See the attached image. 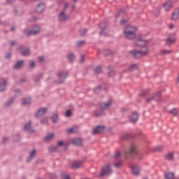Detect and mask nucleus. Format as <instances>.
<instances>
[{
    "label": "nucleus",
    "instance_id": "f257e3e1",
    "mask_svg": "<svg viewBox=\"0 0 179 179\" xmlns=\"http://www.w3.org/2000/svg\"><path fill=\"white\" fill-rule=\"evenodd\" d=\"M135 45L137 47L143 48L142 50H133L131 52L132 55H134L136 58H141V57H143L149 54L148 41L145 40V38H143L142 36H138L136 38L135 41Z\"/></svg>",
    "mask_w": 179,
    "mask_h": 179
},
{
    "label": "nucleus",
    "instance_id": "f03ea898",
    "mask_svg": "<svg viewBox=\"0 0 179 179\" xmlns=\"http://www.w3.org/2000/svg\"><path fill=\"white\" fill-rule=\"evenodd\" d=\"M138 31V29L135 27H132L131 25H129L126 27L124 29V34L126 38H128L129 40H132L133 38H135L136 37V31Z\"/></svg>",
    "mask_w": 179,
    "mask_h": 179
},
{
    "label": "nucleus",
    "instance_id": "7ed1b4c3",
    "mask_svg": "<svg viewBox=\"0 0 179 179\" xmlns=\"http://www.w3.org/2000/svg\"><path fill=\"white\" fill-rule=\"evenodd\" d=\"M113 173V171L110 168V164H106L101 170L100 176H110Z\"/></svg>",
    "mask_w": 179,
    "mask_h": 179
},
{
    "label": "nucleus",
    "instance_id": "20e7f679",
    "mask_svg": "<svg viewBox=\"0 0 179 179\" xmlns=\"http://www.w3.org/2000/svg\"><path fill=\"white\" fill-rule=\"evenodd\" d=\"M24 33L27 34V36H34V34H38V33H40V27L36 26L31 31L25 30Z\"/></svg>",
    "mask_w": 179,
    "mask_h": 179
},
{
    "label": "nucleus",
    "instance_id": "39448f33",
    "mask_svg": "<svg viewBox=\"0 0 179 179\" xmlns=\"http://www.w3.org/2000/svg\"><path fill=\"white\" fill-rule=\"evenodd\" d=\"M45 10V4L41 3H39L36 8V13H43Z\"/></svg>",
    "mask_w": 179,
    "mask_h": 179
},
{
    "label": "nucleus",
    "instance_id": "423d86ee",
    "mask_svg": "<svg viewBox=\"0 0 179 179\" xmlns=\"http://www.w3.org/2000/svg\"><path fill=\"white\" fill-rule=\"evenodd\" d=\"M113 101L110 99L107 102H103L101 104V110H107V108H110V106H112Z\"/></svg>",
    "mask_w": 179,
    "mask_h": 179
},
{
    "label": "nucleus",
    "instance_id": "0eeeda50",
    "mask_svg": "<svg viewBox=\"0 0 179 179\" xmlns=\"http://www.w3.org/2000/svg\"><path fill=\"white\" fill-rule=\"evenodd\" d=\"M159 99H160V94H156L155 95H152L150 96H148L146 99L147 103H150L152 100H156L157 101H159Z\"/></svg>",
    "mask_w": 179,
    "mask_h": 179
},
{
    "label": "nucleus",
    "instance_id": "6e6552de",
    "mask_svg": "<svg viewBox=\"0 0 179 179\" xmlns=\"http://www.w3.org/2000/svg\"><path fill=\"white\" fill-rule=\"evenodd\" d=\"M127 153L128 155H137L138 150H136V145L135 144H131L130 149Z\"/></svg>",
    "mask_w": 179,
    "mask_h": 179
},
{
    "label": "nucleus",
    "instance_id": "1a4fd4ad",
    "mask_svg": "<svg viewBox=\"0 0 179 179\" xmlns=\"http://www.w3.org/2000/svg\"><path fill=\"white\" fill-rule=\"evenodd\" d=\"M69 19V15H66L65 12L62 11L59 15V20L60 22H65V20H68Z\"/></svg>",
    "mask_w": 179,
    "mask_h": 179
},
{
    "label": "nucleus",
    "instance_id": "9d476101",
    "mask_svg": "<svg viewBox=\"0 0 179 179\" xmlns=\"http://www.w3.org/2000/svg\"><path fill=\"white\" fill-rule=\"evenodd\" d=\"M106 129V127L104 126H98L94 130L92 131V134L94 135L96 134H101L103 131Z\"/></svg>",
    "mask_w": 179,
    "mask_h": 179
},
{
    "label": "nucleus",
    "instance_id": "9b49d317",
    "mask_svg": "<svg viewBox=\"0 0 179 179\" xmlns=\"http://www.w3.org/2000/svg\"><path fill=\"white\" fill-rule=\"evenodd\" d=\"M82 166H83V162L82 161H76L72 164L71 167L72 169H76L82 167Z\"/></svg>",
    "mask_w": 179,
    "mask_h": 179
},
{
    "label": "nucleus",
    "instance_id": "f8f14e48",
    "mask_svg": "<svg viewBox=\"0 0 179 179\" xmlns=\"http://www.w3.org/2000/svg\"><path fill=\"white\" fill-rule=\"evenodd\" d=\"M139 118V115H138V113H132L130 116H129V121L130 122H136V121H138Z\"/></svg>",
    "mask_w": 179,
    "mask_h": 179
},
{
    "label": "nucleus",
    "instance_id": "ddd939ff",
    "mask_svg": "<svg viewBox=\"0 0 179 179\" xmlns=\"http://www.w3.org/2000/svg\"><path fill=\"white\" fill-rule=\"evenodd\" d=\"M45 113H47V108H41L36 112V117H41Z\"/></svg>",
    "mask_w": 179,
    "mask_h": 179
},
{
    "label": "nucleus",
    "instance_id": "4468645a",
    "mask_svg": "<svg viewBox=\"0 0 179 179\" xmlns=\"http://www.w3.org/2000/svg\"><path fill=\"white\" fill-rule=\"evenodd\" d=\"M166 43L167 44H173V43H176V35L171 34L167 38Z\"/></svg>",
    "mask_w": 179,
    "mask_h": 179
},
{
    "label": "nucleus",
    "instance_id": "2eb2a0df",
    "mask_svg": "<svg viewBox=\"0 0 179 179\" xmlns=\"http://www.w3.org/2000/svg\"><path fill=\"white\" fill-rule=\"evenodd\" d=\"M164 8L165 10H170V9L173 8V3L170 1H167L166 3H164Z\"/></svg>",
    "mask_w": 179,
    "mask_h": 179
},
{
    "label": "nucleus",
    "instance_id": "dca6fc26",
    "mask_svg": "<svg viewBox=\"0 0 179 179\" xmlns=\"http://www.w3.org/2000/svg\"><path fill=\"white\" fill-rule=\"evenodd\" d=\"M6 79H3V81L0 83V92H3L6 89Z\"/></svg>",
    "mask_w": 179,
    "mask_h": 179
},
{
    "label": "nucleus",
    "instance_id": "f3484780",
    "mask_svg": "<svg viewBox=\"0 0 179 179\" xmlns=\"http://www.w3.org/2000/svg\"><path fill=\"white\" fill-rule=\"evenodd\" d=\"M71 143L76 145L77 146H80L82 145V139L80 138H74L71 141Z\"/></svg>",
    "mask_w": 179,
    "mask_h": 179
},
{
    "label": "nucleus",
    "instance_id": "a211bd4d",
    "mask_svg": "<svg viewBox=\"0 0 179 179\" xmlns=\"http://www.w3.org/2000/svg\"><path fill=\"white\" fill-rule=\"evenodd\" d=\"M179 18V9L175 10L172 14L171 19L172 20H177Z\"/></svg>",
    "mask_w": 179,
    "mask_h": 179
},
{
    "label": "nucleus",
    "instance_id": "6ab92c4d",
    "mask_svg": "<svg viewBox=\"0 0 179 179\" xmlns=\"http://www.w3.org/2000/svg\"><path fill=\"white\" fill-rule=\"evenodd\" d=\"M31 122H29V123L26 124L24 126V129H25L26 131H29V132H31V133L34 132V131L31 130Z\"/></svg>",
    "mask_w": 179,
    "mask_h": 179
},
{
    "label": "nucleus",
    "instance_id": "aec40b11",
    "mask_svg": "<svg viewBox=\"0 0 179 179\" xmlns=\"http://www.w3.org/2000/svg\"><path fill=\"white\" fill-rule=\"evenodd\" d=\"M131 171L134 176H138V174H139V168L137 166H133L131 168Z\"/></svg>",
    "mask_w": 179,
    "mask_h": 179
},
{
    "label": "nucleus",
    "instance_id": "412c9836",
    "mask_svg": "<svg viewBox=\"0 0 179 179\" xmlns=\"http://www.w3.org/2000/svg\"><path fill=\"white\" fill-rule=\"evenodd\" d=\"M22 66H23V61L20 60L15 64L14 69H19L20 68H22Z\"/></svg>",
    "mask_w": 179,
    "mask_h": 179
},
{
    "label": "nucleus",
    "instance_id": "4be33fe9",
    "mask_svg": "<svg viewBox=\"0 0 179 179\" xmlns=\"http://www.w3.org/2000/svg\"><path fill=\"white\" fill-rule=\"evenodd\" d=\"M66 131L68 132V134H75V132H78V127L67 129Z\"/></svg>",
    "mask_w": 179,
    "mask_h": 179
},
{
    "label": "nucleus",
    "instance_id": "5701e85b",
    "mask_svg": "<svg viewBox=\"0 0 179 179\" xmlns=\"http://www.w3.org/2000/svg\"><path fill=\"white\" fill-rule=\"evenodd\" d=\"M54 133L48 134L44 138L45 141H46V142H48V141H51L54 138Z\"/></svg>",
    "mask_w": 179,
    "mask_h": 179
},
{
    "label": "nucleus",
    "instance_id": "b1692460",
    "mask_svg": "<svg viewBox=\"0 0 179 179\" xmlns=\"http://www.w3.org/2000/svg\"><path fill=\"white\" fill-rule=\"evenodd\" d=\"M30 103H31V99H30V98L24 99L22 101L23 106H27V104H30Z\"/></svg>",
    "mask_w": 179,
    "mask_h": 179
},
{
    "label": "nucleus",
    "instance_id": "393cba45",
    "mask_svg": "<svg viewBox=\"0 0 179 179\" xmlns=\"http://www.w3.org/2000/svg\"><path fill=\"white\" fill-rule=\"evenodd\" d=\"M166 160H173L174 159V154L170 152L166 155Z\"/></svg>",
    "mask_w": 179,
    "mask_h": 179
},
{
    "label": "nucleus",
    "instance_id": "a878e982",
    "mask_svg": "<svg viewBox=\"0 0 179 179\" xmlns=\"http://www.w3.org/2000/svg\"><path fill=\"white\" fill-rule=\"evenodd\" d=\"M166 179H173L174 178V173H168L165 174Z\"/></svg>",
    "mask_w": 179,
    "mask_h": 179
},
{
    "label": "nucleus",
    "instance_id": "bb28decb",
    "mask_svg": "<svg viewBox=\"0 0 179 179\" xmlns=\"http://www.w3.org/2000/svg\"><path fill=\"white\" fill-rule=\"evenodd\" d=\"M66 73H64L62 71L58 73V76L62 78V79H65V78H66Z\"/></svg>",
    "mask_w": 179,
    "mask_h": 179
},
{
    "label": "nucleus",
    "instance_id": "cd10ccee",
    "mask_svg": "<svg viewBox=\"0 0 179 179\" xmlns=\"http://www.w3.org/2000/svg\"><path fill=\"white\" fill-rule=\"evenodd\" d=\"M51 120H52V122H57V121H58V115L54 114L51 117Z\"/></svg>",
    "mask_w": 179,
    "mask_h": 179
},
{
    "label": "nucleus",
    "instance_id": "c85d7f7f",
    "mask_svg": "<svg viewBox=\"0 0 179 179\" xmlns=\"http://www.w3.org/2000/svg\"><path fill=\"white\" fill-rule=\"evenodd\" d=\"M170 113H171V114H172V115H177L179 113V110H178V109L173 108V109L171 110Z\"/></svg>",
    "mask_w": 179,
    "mask_h": 179
},
{
    "label": "nucleus",
    "instance_id": "c756f323",
    "mask_svg": "<svg viewBox=\"0 0 179 179\" xmlns=\"http://www.w3.org/2000/svg\"><path fill=\"white\" fill-rule=\"evenodd\" d=\"M34 155H36V150H33L32 151H31L30 157L28 159V162H30V160H31V159H33V157H34Z\"/></svg>",
    "mask_w": 179,
    "mask_h": 179
},
{
    "label": "nucleus",
    "instance_id": "7c9ffc66",
    "mask_svg": "<svg viewBox=\"0 0 179 179\" xmlns=\"http://www.w3.org/2000/svg\"><path fill=\"white\" fill-rule=\"evenodd\" d=\"M138 69V66L136 64H132L129 68V71H135V69Z\"/></svg>",
    "mask_w": 179,
    "mask_h": 179
},
{
    "label": "nucleus",
    "instance_id": "2f4dec72",
    "mask_svg": "<svg viewBox=\"0 0 179 179\" xmlns=\"http://www.w3.org/2000/svg\"><path fill=\"white\" fill-rule=\"evenodd\" d=\"M29 54H30V50L29 49H27L23 52H22V55H24V56L29 55Z\"/></svg>",
    "mask_w": 179,
    "mask_h": 179
},
{
    "label": "nucleus",
    "instance_id": "473e14b6",
    "mask_svg": "<svg viewBox=\"0 0 179 179\" xmlns=\"http://www.w3.org/2000/svg\"><path fill=\"white\" fill-rule=\"evenodd\" d=\"M94 71L95 73H100L101 72V67L96 66Z\"/></svg>",
    "mask_w": 179,
    "mask_h": 179
},
{
    "label": "nucleus",
    "instance_id": "72a5a7b5",
    "mask_svg": "<svg viewBox=\"0 0 179 179\" xmlns=\"http://www.w3.org/2000/svg\"><path fill=\"white\" fill-rule=\"evenodd\" d=\"M120 166H122V164L121 163V162H118L113 164V166L115 167V169H120Z\"/></svg>",
    "mask_w": 179,
    "mask_h": 179
},
{
    "label": "nucleus",
    "instance_id": "f704fd0d",
    "mask_svg": "<svg viewBox=\"0 0 179 179\" xmlns=\"http://www.w3.org/2000/svg\"><path fill=\"white\" fill-rule=\"evenodd\" d=\"M171 51L170 50H162L161 51V55H166V54H170Z\"/></svg>",
    "mask_w": 179,
    "mask_h": 179
},
{
    "label": "nucleus",
    "instance_id": "c9c22d12",
    "mask_svg": "<svg viewBox=\"0 0 179 179\" xmlns=\"http://www.w3.org/2000/svg\"><path fill=\"white\" fill-rule=\"evenodd\" d=\"M68 58L69 61H73V59H75V55L73 54H71L69 55Z\"/></svg>",
    "mask_w": 179,
    "mask_h": 179
},
{
    "label": "nucleus",
    "instance_id": "e433bc0d",
    "mask_svg": "<svg viewBox=\"0 0 179 179\" xmlns=\"http://www.w3.org/2000/svg\"><path fill=\"white\" fill-rule=\"evenodd\" d=\"M71 115H72V112H71V110H67L66 111L65 116L66 117H71Z\"/></svg>",
    "mask_w": 179,
    "mask_h": 179
},
{
    "label": "nucleus",
    "instance_id": "4c0bfd02",
    "mask_svg": "<svg viewBox=\"0 0 179 179\" xmlns=\"http://www.w3.org/2000/svg\"><path fill=\"white\" fill-rule=\"evenodd\" d=\"M49 150L50 152H54V150H57V147L52 145L49 147Z\"/></svg>",
    "mask_w": 179,
    "mask_h": 179
},
{
    "label": "nucleus",
    "instance_id": "58836bf2",
    "mask_svg": "<svg viewBox=\"0 0 179 179\" xmlns=\"http://www.w3.org/2000/svg\"><path fill=\"white\" fill-rule=\"evenodd\" d=\"M87 31L86 30V29H81L80 30V35L81 36H85V34H86V32H87Z\"/></svg>",
    "mask_w": 179,
    "mask_h": 179
},
{
    "label": "nucleus",
    "instance_id": "ea45409f",
    "mask_svg": "<svg viewBox=\"0 0 179 179\" xmlns=\"http://www.w3.org/2000/svg\"><path fill=\"white\" fill-rule=\"evenodd\" d=\"M47 122H48V118H44L41 120V124H47Z\"/></svg>",
    "mask_w": 179,
    "mask_h": 179
},
{
    "label": "nucleus",
    "instance_id": "a19ab883",
    "mask_svg": "<svg viewBox=\"0 0 179 179\" xmlns=\"http://www.w3.org/2000/svg\"><path fill=\"white\" fill-rule=\"evenodd\" d=\"M29 66L30 68H34V66H36V63L34 62H31Z\"/></svg>",
    "mask_w": 179,
    "mask_h": 179
},
{
    "label": "nucleus",
    "instance_id": "79ce46f5",
    "mask_svg": "<svg viewBox=\"0 0 179 179\" xmlns=\"http://www.w3.org/2000/svg\"><path fill=\"white\" fill-rule=\"evenodd\" d=\"M114 75H115V71H114V70H112V71L109 73V76H114Z\"/></svg>",
    "mask_w": 179,
    "mask_h": 179
},
{
    "label": "nucleus",
    "instance_id": "37998d69",
    "mask_svg": "<svg viewBox=\"0 0 179 179\" xmlns=\"http://www.w3.org/2000/svg\"><path fill=\"white\" fill-rule=\"evenodd\" d=\"M85 61V55H81V58L80 59V62H81V64Z\"/></svg>",
    "mask_w": 179,
    "mask_h": 179
},
{
    "label": "nucleus",
    "instance_id": "c03bdc74",
    "mask_svg": "<svg viewBox=\"0 0 179 179\" xmlns=\"http://www.w3.org/2000/svg\"><path fill=\"white\" fill-rule=\"evenodd\" d=\"M120 156H121L120 152H117L116 154L115 155V157H120Z\"/></svg>",
    "mask_w": 179,
    "mask_h": 179
},
{
    "label": "nucleus",
    "instance_id": "a18cd8bd",
    "mask_svg": "<svg viewBox=\"0 0 179 179\" xmlns=\"http://www.w3.org/2000/svg\"><path fill=\"white\" fill-rule=\"evenodd\" d=\"M57 145L58 146H62V145H64V141H58Z\"/></svg>",
    "mask_w": 179,
    "mask_h": 179
},
{
    "label": "nucleus",
    "instance_id": "49530a36",
    "mask_svg": "<svg viewBox=\"0 0 179 179\" xmlns=\"http://www.w3.org/2000/svg\"><path fill=\"white\" fill-rule=\"evenodd\" d=\"M120 23H121V24H124V23H127V20L123 19V20H120Z\"/></svg>",
    "mask_w": 179,
    "mask_h": 179
},
{
    "label": "nucleus",
    "instance_id": "de8ad7c7",
    "mask_svg": "<svg viewBox=\"0 0 179 179\" xmlns=\"http://www.w3.org/2000/svg\"><path fill=\"white\" fill-rule=\"evenodd\" d=\"M63 178H64V179H69V176H68V175H64V176H63Z\"/></svg>",
    "mask_w": 179,
    "mask_h": 179
},
{
    "label": "nucleus",
    "instance_id": "09e8293b",
    "mask_svg": "<svg viewBox=\"0 0 179 179\" xmlns=\"http://www.w3.org/2000/svg\"><path fill=\"white\" fill-rule=\"evenodd\" d=\"M82 44H85V41H82L78 43V45H81Z\"/></svg>",
    "mask_w": 179,
    "mask_h": 179
},
{
    "label": "nucleus",
    "instance_id": "8fccbe9b",
    "mask_svg": "<svg viewBox=\"0 0 179 179\" xmlns=\"http://www.w3.org/2000/svg\"><path fill=\"white\" fill-rule=\"evenodd\" d=\"M6 58H10V53H7L6 55Z\"/></svg>",
    "mask_w": 179,
    "mask_h": 179
},
{
    "label": "nucleus",
    "instance_id": "3c124183",
    "mask_svg": "<svg viewBox=\"0 0 179 179\" xmlns=\"http://www.w3.org/2000/svg\"><path fill=\"white\" fill-rule=\"evenodd\" d=\"M39 61H40V62H43V61H44V57H39Z\"/></svg>",
    "mask_w": 179,
    "mask_h": 179
},
{
    "label": "nucleus",
    "instance_id": "603ef678",
    "mask_svg": "<svg viewBox=\"0 0 179 179\" xmlns=\"http://www.w3.org/2000/svg\"><path fill=\"white\" fill-rule=\"evenodd\" d=\"M169 29H174V24H171L169 25Z\"/></svg>",
    "mask_w": 179,
    "mask_h": 179
},
{
    "label": "nucleus",
    "instance_id": "864d4df0",
    "mask_svg": "<svg viewBox=\"0 0 179 179\" xmlns=\"http://www.w3.org/2000/svg\"><path fill=\"white\" fill-rule=\"evenodd\" d=\"M15 0H8V3H12Z\"/></svg>",
    "mask_w": 179,
    "mask_h": 179
},
{
    "label": "nucleus",
    "instance_id": "5fc2aeb1",
    "mask_svg": "<svg viewBox=\"0 0 179 179\" xmlns=\"http://www.w3.org/2000/svg\"><path fill=\"white\" fill-rule=\"evenodd\" d=\"M38 80H40V78H35V82H38Z\"/></svg>",
    "mask_w": 179,
    "mask_h": 179
},
{
    "label": "nucleus",
    "instance_id": "6e6d98bb",
    "mask_svg": "<svg viewBox=\"0 0 179 179\" xmlns=\"http://www.w3.org/2000/svg\"><path fill=\"white\" fill-rule=\"evenodd\" d=\"M66 6H68V3H65V5H64V9H66Z\"/></svg>",
    "mask_w": 179,
    "mask_h": 179
},
{
    "label": "nucleus",
    "instance_id": "4d7b16f0",
    "mask_svg": "<svg viewBox=\"0 0 179 179\" xmlns=\"http://www.w3.org/2000/svg\"><path fill=\"white\" fill-rule=\"evenodd\" d=\"M13 44H15V42H13V41L10 42V45L11 46L13 45Z\"/></svg>",
    "mask_w": 179,
    "mask_h": 179
},
{
    "label": "nucleus",
    "instance_id": "13d9d810",
    "mask_svg": "<svg viewBox=\"0 0 179 179\" xmlns=\"http://www.w3.org/2000/svg\"><path fill=\"white\" fill-rule=\"evenodd\" d=\"M10 30L11 31H13V30H15V27H11Z\"/></svg>",
    "mask_w": 179,
    "mask_h": 179
},
{
    "label": "nucleus",
    "instance_id": "bf43d9fd",
    "mask_svg": "<svg viewBox=\"0 0 179 179\" xmlns=\"http://www.w3.org/2000/svg\"><path fill=\"white\" fill-rule=\"evenodd\" d=\"M101 36H104V33L103 32V31H101Z\"/></svg>",
    "mask_w": 179,
    "mask_h": 179
},
{
    "label": "nucleus",
    "instance_id": "052dcab7",
    "mask_svg": "<svg viewBox=\"0 0 179 179\" xmlns=\"http://www.w3.org/2000/svg\"><path fill=\"white\" fill-rule=\"evenodd\" d=\"M73 1H74V2H77V1H78V0H73Z\"/></svg>",
    "mask_w": 179,
    "mask_h": 179
},
{
    "label": "nucleus",
    "instance_id": "680f3d73",
    "mask_svg": "<svg viewBox=\"0 0 179 179\" xmlns=\"http://www.w3.org/2000/svg\"><path fill=\"white\" fill-rule=\"evenodd\" d=\"M6 106H9V104H8V103H6Z\"/></svg>",
    "mask_w": 179,
    "mask_h": 179
},
{
    "label": "nucleus",
    "instance_id": "e2e57ef3",
    "mask_svg": "<svg viewBox=\"0 0 179 179\" xmlns=\"http://www.w3.org/2000/svg\"><path fill=\"white\" fill-rule=\"evenodd\" d=\"M5 139H6V138H4V139H3V141H4V142H5Z\"/></svg>",
    "mask_w": 179,
    "mask_h": 179
}]
</instances>
